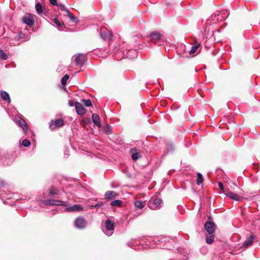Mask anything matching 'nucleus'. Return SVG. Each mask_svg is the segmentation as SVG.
Returning <instances> with one entry per match:
<instances>
[{"mask_svg":"<svg viewBox=\"0 0 260 260\" xmlns=\"http://www.w3.org/2000/svg\"><path fill=\"white\" fill-rule=\"evenodd\" d=\"M105 229H103V232L108 236H111L115 229V222L110 219H107L105 222Z\"/></svg>","mask_w":260,"mask_h":260,"instance_id":"nucleus-1","label":"nucleus"},{"mask_svg":"<svg viewBox=\"0 0 260 260\" xmlns=\"http://www.w3.org/2000/svg\"><path fill=\"white\" fill-rule=\"evenodd\" d=\"M162 203V200L160 198H155L150 200L148 203V206L150 209L155 210L159 209Z\"/></svg>","mask_w":260,"mask_h":260,"instance_id":"nucleus-2","label":"nucleus"},{"mask_svg":"<svg viewBox=\"0 0 260 260\" xmlns=\"http://www.w3.org/2000/svg\"><path fill=\"white\" fill-rule=\"evenodd\" d=\"M73 60L75 62L77 66H83L87 60L86 55L80 53L78 55H75L72 58Z\"/></svg>","mask_w":260,"mask_h":260,"instance_id":"nucleus-3","label":"nucleus"},{"mask_svg":"<svg viewBox=\"0 0 260 260\" xmlns=\"http://www.w3.org/2000/svg\"><path fill=\"white\" fill-rule=\"evenodd\" d=\"M74 225L77 229H83L86 228L87 222L84 217L79 216L75 219Z\"/></svg>","mask_w":260,"mask_h":260,"instance_id":"nucleus-4","label":"nucleus"},{"mask_svg":"<svg viewBox=\"0 0 260 260\" xmlns=\"http://www.w3.org/2000/svg\"><path fill=\"white\" fill-rule=\"evenodd\" d=\"M64 124V121L62 118H58L54 121L52 120L49 125V127L51 130L61 127Z\"/></svg>","mask_w":260,"mask_h":260,"instance_id":"nucleus-5","label":"nucleus"},{"mask_svg":"<svg viewBox=\"0 0 260 260\" xmlns=\"http://www.w3.org/2000/svg\"><path fill=\"white\" fill-rule=\"evenodd\" d=\"M64 211L67 212H80L83 210V207L79 204H76L73 206L66 207Z\"/></svg>","mask_w":260,"mask_h":260,"instance_id":"nucleus-6","label":"nucleus"},{"mask_svg":"<svg viewBox=\"0 0 260 260\" xmlns=\"http://www.w3.org/2000/svg\"><path fill=\"white\" fill-rule=\"evenodd\" d=\"M205 229L209 235H212L215 231V225L213 222L207 221L205 224Z\"/></svg>","mask_w":260,"mask_h":260,"instance_id":"nucleus-7","label":"nucleus"},{"mask_svg":"<svg viewBox=\"0 0 260 260\" xmlns=\"http://www.w3.org/2000/svg\"><path fill=\"white\" fill-rule=\"evenodd\" d=\"M101 36L105 40H110L112 37L111 32L106 28L101 30Z\"/></svg>","mask_w":260,"mask_h":260,"instance_id":"nucleus-8","label":"nucleus"},{"mask_svg":"<svg viewBox=\"0 0 260 260\" xmlns=\"http://www.w3.org/2000/svg\"><path fill=\"white\" fill-rule=\"evenodd\" d=\"M130 152L132 154V158L134 160H136L142 157L140 151L136 147L132 148Z\"/></svg>","mask_w":260,"mask_h":260,"instance_id":"nucleus-9","label":"nucleus"},{"mask_svg":"<svg viewBox=\"0 0 260 260\" xmlns=\"http://www.w3.org/2000/svg\"><path fill=\"white\" fill-rule=\"evenodd\" d=\"M225 194L226 197H229V198L232 199L236 201H240L243 199V198L241 196H239L237 193H234L230 191L225 193Z\"/></svg>","mask_w":260,"mask_h":260,"instance_id":"nucleus-10","label":"nucleus"},{"mask_svg":"<svg viewBox=\"0 0 260 260\" xmlns=\"http://www.w3.org/2000/svg\"><path fill=\"white\" fill-rule=\"evenodd\" d=\"M149 37L152 42L156 43V41L161 39L162 35L158 31H154L150 34Z\"/></svg>","mask_w":260,"mask_h":260,"instance_id":"nucleus-11","label":"nucleus"},{"mask_svg":"<svg viewBox=\"0 0 260 260\" xmlns=\"http://www.w3.org/2000/svg\"><path fill=\"white\" fill-rule=\"evenodd\" d=\"M76 112L78 115H83L85 113V110L80 103L76 102L75 104Z\"/></svg>","mask_w":260,"mask_h":260,"instance_id":"nucleus-12","label":"nucleus"},{"mask_svg":"<svg viewBox=\"0 0 260 260\" xmlns=\"http://www.w3.org/2000/svg\"><path fill=\"white\" fill-rule=\"evenodd\" d=\"M16 122L19 124L20 126L22 127L24 133L26 134L27 127L25 121L21 118H16Z\"/></svg>","mask_w":260,"mask_h":260,"instance_id":"nucleus-13","label":"nucleus"},{"mask_svg":"<svg viewBox=\"0 0 260 260\" xmlns=\"http://www.w3.org/2000/svg\"><path fill=\"white\" fill-rule=\"evenodd\" d=\"M91 119L95 125L97 126L98 127H101V120L99 116L97 114H93L91 116Z\"/></svg>","mask_w":260,"mask_h":260,"instance_id":"nucleus-14","label":"nucleus"},{"mask_svg":"<svg viewBox=\"0 0 260 260\" xmlns=\"http://www.w3.org/2000/svg\"><path fill=\"white\" fill-rule=\"evenodd\" d=\"M255 239L254 235H250L248 237L246 240L243 242V246L247 247L252 244L253 240Z\"/></svg>","mask_w":260,"mask_h":260,"instance_id":"nucleus-15","label":"nucleus"},{"mask_svg":"<svg viewBox=\"0 0 260 260\" xmlns=\"http://www.w3.org/2000/svg\"><path fill=\"white\" fill-rule=\"evenodd\" d=\"M117 196V193L115 191L109 190L105 192V198L107 200L111 199Z\"/></svg>","mask_w":260,"mask_h":260,"instance_id":"nucleus-16","label":"nucleus"},{"mask_svg":"<svg viewBox=\"0 0 260 260\" xmlns=\"http://www.w3.org/2000/svg\"><path fill=\"white\" fill-rule=\"evenodd\" d=\"M217 16H219V12L217 11L216 13H214L213 15H212L210 16V18L208 19L207 21V23L208 24H211V23H216V22H215L217 18Z\"/></svg>","mask_w":260,"mask_h":260,"instance_id":"nucleus-17","label":"nucleus"},{"mask_svg":"<svg viewBox=\"0 0 260 260\" xmlns=\"http://www.w3.org/2000/svg\"><path fill=\"white\" fill-rule=\"evenodd\" d=\"M1 96L2 99L5 102L10 103L11 102V99L9 93L5 91H2L1 92Z\"/></svg>","mask_w":260,"mask_h":260,"instance_id":"nucleus-18","label":"nucleus"},{"mask_svg":"<svg viewBox=\"0 0 260 260\" xmlns=\"http://www.w3.org/2000/svg\"><path fill=\"white\" fill-rule=\"evenodd\" d=\"M134 205L136 209H141L143 208L146 205L145 201H136L134 202Z\"/></svg>","mask_w":260,"mask_h":260,"instance_id":"nucleus-19","label":"nucleus"},{"mask_svg":"<svg viewBox=\"0 0 260 260\" xmlns=\"http://www.w3.org/2000/svg\"><path fill=\"white\" fill-rule=\"evenodd\" d=\"M69 205V203L68 201H62V200H55V206H62L63 207H67Z\"/></svg>","mask_w":260,"mask_h":260,"instance_id":"nucleus-20","label":"nucleus"},{"mask_svg":"<svg viewBox=\"0 0 260 260\" xmlns=\"http://www.w3.org/2000/svg\"><path fill=\"white\" fill-rule=\"evenodd\" d=\"M23 21L28 25L31 26L34 24V19L31 17H25L23 18Z\"/></svg>","mask_w":260,"mask_h":260,"instance_id":"nucleus-21","label":"nucleus"},{"mask_svg":"<svg viewBox=\"0 0 260 260\" xmlns=\"http://www.w3.org/2000/svg\"><path fill=\"white\" fill-rule=\"evenodd\" d=\"M49 194L51 196L61 195L60 191L53 186L49 189Z\"/></svg>","mask_w":260,"mask_h":260,"instance_id":"nucleus-22","label":"nucleus"},{"mask_svg":"<svg viewBox=\"0 0 260 260\" xmlns=\"http://www.w3.org/2000/svg\"><path fill=\"white\" fill-rule=\"evenodd\" d=\"M137 56V53L135 50H129L126 53V57L129 58H135Z\"/></svg>","mask_w":260,"mask_h":260,"instance_id":"nucleus-23","label":"nucleus"},{"mask_svg":"<svg viewBox=\"0 0 260 260\" xmlns=\"http://www.w3.org/2000/svg\"><path fill=\"white\" fill-rule=\"evenodd\" d=\"M53 22L56 25L59 30H62V25L63 23L59 21L56 18L53 19Z\"/></svg>","mask_w":260,"mask_h":260,"instance_id":"nucleus-24","label":"nucleus"},{"mask_svg":"<svg viewBox=\"0 0 260 260\" xmlns=\"http://www.w3.org/2000/svg\"><path fill=\"white\" fill-rule=\"evenodd\" d=\"M197 176L198 178L197 180V184L198 185H200L204 181L203 176L200 173H198L197 174Z\"/></svg>","mask_w":260,"mask_h":260,"instance_id":"nucleus-25","label":"nucleus"},{"mask_svg":"<svg viewBox=\"0 0 260 260\" xmlns=\"http://www.w3.org/2000/svg\"><path fill=\"white\" fill-rule=\"evenodd\" d=\"M122 202L120 200H116L112 201L110 203V205L112 206L119 207L121 206Z\"/></svg>","mask_w":260,"mask_h":260,"instance_id":"nucleus-26","label":"nucleus"},{"mask_svg":"<svg viewBox=\"0 0 260 260\" xmlns=\"http://www.w3.org/2000/svg\"><path fill=\"white\" fill-rule=\"evenodd\" d=\"M36 10L38 14H41L43 12L42 7L40 3H38L35 6Z\"/></svg>","mask_w":260,"mask_h":260,"instance_id":"nucleus-27","label":"nucleus"},{"mask_svg":"<svg viewBox=\"0 0 260 260\" xmlns=\"http://www.w3.org/2000/svg\"><path fill=\"white\" fill-rule=\"evenodd\" d=\"M44 203L46 205L54 206L55 204V200L48 199L44 201Z\"/></svg>","mask_w":260,"mask_h":260,"instance_id":"nucleus-28","label":"nucleus"},{"mask_svg":"<svg viewBox=\"0 0 260 260\" xmlns=\"http://www.w3.org/2000/svg\"><path fill=\"white\" fill-rule=\"evenodd\" d=\"M214 234L210 235L209 237H207L206 239V241L208 244H211L214 241Z\"/></svg>","mask_w":260,"mask_h":260,"instance_id":"nucleus-29","label":"nucleus"},{"mask_svg":"<svg viewBox=\"0 0 260 260\" xmlns=\"http://www.w3.org/2000/svg\"><path fill=\"white\" fill-rule=\"evenodd\" d=\"M82 102L83 104L86 107H90L92 106V103L90 100L89 99H82Z\"/></svg>","mask_w":260,"mask_h":260,"instance_id":"nucleus-30","label":"nucleus"},{"mask_svg":"<svg viewBox=\"0 0 260 260\" xmlns=\"http://www.w3.org/2000/svg\"><path fill=\"white\" fill-rule=\"evenodd\" d=\"M228 17V15H225L224 16L221 15L220 12H219V16H217V18L215 22H217L220 21H222L223 20L225 19Z\"/></svg>","mask_w":260,"mask_h":260,"instance_id":"nucleus-31","label":"nucleus"},{"mask_svg":"<svg viewBox=\"0 0 260 260\" xmlns=\"http://www.w3.org/2000/svg\"><path fill=\"white\" fill-rule=\"evenodd\" d=\"M61 10L65 12L66 13L67 12H70V10L66 8L64 5L62 4H58V5H57Z\"/></svg>","mask_w":260,"mask_h":260,"instance_id":"nucleus-32","label":"nucleus"},{"mask_svg":"<svg viewBox=\"0 0 260 260\" xmlns=\"http://www.w3.org/2000/svg\"><path fill=\"white\" fill-rule=\"evenodd\" d=\"M69 78V76L67 74L65 75L61 80V83L63 85H65L67 84V80Z\"/></svg>","mask_w":260,"mask_h":260,"instance_id":"nucleus-33","label":"nucleus"},{"mask_svg":"<svg viewBox=\"0 0 260 260\" xmlns=\"http://www.w3.org/2000/svg\"><path fill=\"white\" fill-rule=\"evenodd\" d=\"M67 14L70 17L71 20L73 22L77 23V21H76V18L73 15V14L70 11V12H67Z\"/></svg>","mask_w":260,"mask_h":260,"instance_id":"nucleus-34","label":"nucleus"},{"mask_svg":"<svg viewBox=\"0 0 260 260\" xmlns=\"http://www.w3.org/2000/svg\"><path fill=\"white\" fill-rule=\"evenodd\" d=\"M22 145L25 147H27L30 145V142L28 139H24L22 141Z\"/></svg>","mask_w":260,"mask_h":260,"instance_id":"nucleus-35","label":"nucleus"},{"mask_svg":"<svg viewBox=\"0 0 260 260\" xmlns=\"http://www.w3.org/2000/svg\"><path fill=\"white\" fill-rule=\"evenodd\" d=\"M0 58L3 60H6L8 58V55L3 50H0Z\"/></svg>","mask_w":260,"mask_h":260,"instance_id":"nucleus-36","label":"nucleus"},{"mask_svg":"<svg viewBox=\"0 0 260 260\" xmlns=\"http://www.w3.org/2000/svg\"><path fill=\"white\" fill-rule=\"evenodd\" d=\"M105 133L107 134H111L112 133V128L111 126H109V125H107L105 127Z\"/></svg>","mask_w":260,"mask_h":260,"instance_id":"nucleus-37","label":"nucleus"},{"mask_svg":"<svg viewBox=\"0 0 260 260\" xmlns=\"http://www.w3.org/2000/svg\"><path fill=\"white\" fill-rule=\"evenodd\" d=\"M200 45V44H198L197 45L192 46L191 49L190 51H189V54H191L194 53L197 51L198 47Z\"/></svg>","mask_w":260,"mask_h":260,"instance_id":"nucleus-38","label":"nucleus"},{"mask_svg":"<svg viewBox=\"0 0 260 260\" xmlns=\"http://www.w3.org/2000/svg\"><path fill=\"white\" fill-rule=\"evenodd\" d=\"M167 151L168 152H172L174 150V146L171 143H169L167 146Z\"/></svg>","mask_w":260,"mask_h":260,"instance_id":"nucleus-39","label":"nucleus"},{"mask_svg":"<svg viewBox=\"0 0 260 260\" xmlns=\"http://www.w3.org/2000/svg\"><path fill=\"white\" fill-rule=\"evenodd\" d=\"M104 205V203L101 201H98L95 204V207L98 208Z\"/></svg>","mask_w":260,"mask_h":260,"instance_id":"nucleus-40","label":"nucleus"},{"mask_svg":"<svg viewBox=\"0 0 260 260\" xmlns=\"http://www.w3.org/2000/svg\"><path fill=\"white\" fill-rule=\"evenodd\" d=\"M50 3L53 6L58 5L57 0H50Z\"/></svg>","mask_w":260,"mask_h":260,"instance_id":"nucleus-41","label":"nucleus"},{"mask_svg":"<svg viewBox=\"0 0 260 260\" xmlns=\"http://www.w3.org/2000/svg\"><path fill=\"white\" fill-rule=\"evenodd\" d=\"M75 103L76 102H74L73 101L70 100L69 102V105L71 107H73V106H75Z\"/></svg>","mask_w":260,"mask_h":260,"instance_id":"nucleus-42","label":"nucleus"},{"mask_svg":"<svg viewBox=\"0 0 260 260\" xmlns=\"http://www.w3.org/2000/svg\"><path fill=\"white\" fill-rule=\"evenodd\" d=\"M5 182L3 180H0V188H2L3 187L5 186Z\"/></svg>","mask_w":260,"mask_h":260,"instance_id":"nucleus-43","label":"nucleus"},{"mask_svg":"<svg viewBox=\"0 0 260 260\" xmlns=\"http://www.w3.org/2000/svg\"><path fill=\"white\" fill-rule=\"evenodd\" d=\"M218 186L220 189H223V185L221 182H218Z\"/></svg>","mask_w":260,"mask_h":260,"instance_id":"nucleus-44","label":"nucleus"},{"mask_svg":"<svg viewBox=\"0 0 260 260\" xmlns=\"http://www.w3.org/2000/svg\"><path fill=\"white\" fill-rule=\"evenodd\" d=\"M220 14H221V15H222V16H224V15H228V12L226 11H222L220 12Z\"/></svg>","mask_w":260,"mask_h":260,"instance_id":"nucleus-45","label":"nucleus"},{"mask_svg":"<svg viewBox=\"0 0 260 260\" xmlns=\"http://www.w3.org/2000/svg\"><path fill=\"white\" fill-rule=\"evenodd\" d=\"M94 206H95V204H91L88 205V207L89 208L91 209V208H95Z\"/></svg>","mask_w":260,"mask_h":260,"instance_id":"nucleus-46","label":"nucleus"},{"mask_svg":"<svg viewBox=\"0 0 260 260\" xmlns=\"http://www.w3.org/2000/svg\"><path fill=\"white\" fill-rule=\"evenodd\" d=\"M24 36V35L21 32H19L18 34L19 38L21 39Z\"/></svg>","mask_w":260,"mask_h":260,"instance_id":"nucleus-47","label":"nucleus"}]
</instances>
